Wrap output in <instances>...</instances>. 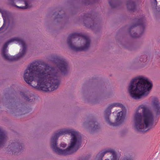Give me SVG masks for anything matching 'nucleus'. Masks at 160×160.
Instances as JSON below:
<instances>
[{
  "label": "nucleus",
  "instance_id": "obj_1",
  "mask_svg": "<svg viewBox=\"0 0 160 160\" xmlns=\"http://www.w3.org/2000/svg\"><path fill=\"white\" fill-rule=\"evenodd\" d=\"M52 61L59 70L44 62L41 64L44 66V68L40 66L38 63H33L25 71V81L38 90L47 92L57 89L60 82L61 73L65 75L68 72V64L65 59L58 56H54Z\"/></svg>",
  "mask_w": 160,
  "mask_h": 160
},
{
  "label": "nucleus",
  "instance_id": "obj_2",
  "mask_svg": "<svg viewBox=\"0 0 160 160\" xmlns=\"http://www.w3.org/2000/svg\"><path fill=\"white\" fill-rule=\"evenodd\" d=\"M81 141L79 132L64 129L55 133L51 139V148L56 153L66 156L76 151Z\"/></svg>",
  "mask_w": 160,
  "mask_h": 160
},
{
  "label": "nucleus",
  "instance_id": "obj_3",
  "mask_svg": "<svg viewBox=\"0 0 160 160\" xmlns=\"http://www.w3.org/2000/svg\"><path fill=\"white\" fill-rule=\"evenodd\" d=\"M26 50L25 42L19 38L14 37L4 43L2 54V57L7 60L15 61L24 55Z\"/></svg>",
  "mask_w": 160,
  "mask_h": 160
},
{
  "label": "nucleus",
  "instance_id": "obj_4",
  "mask_svg": "<svg viewBox=\"0 0 160 160\" xmlns=\"http://www.w3.org/2000/svg\"><path fill=\"white\" fill-rule=\"evenodd\" d=\"M153 122V116L149 107L146 104L140 105L134 116L135 130L140 132L147 131L152 126Z\"/></svg>",
  "mask_w": 160,
  "mask_h": 160
},
{
  "label": "nucleus",
  "instance_id": "obj_5",
  "mask_svg": "<svg viewBox=\"0 0 160 160\" xmlns=\"http://www.w3.org/2000/svg\"><path fill=\"white\" fill-rule=\"evenodd\" d=\"M152 86L147 78L139 76L131 80L128 90L133 98L139 99L148 95Z\"/></svg>",
  "mask_w": 160,
  "mask_h": 160
},
{
  "label": "nucleus",
  "instance_id": "obj_6",
  "mask_svg": "<svg viewBox=\"0 0 160 160\" xmlns=\"http://www.w3.org/2000/svg\"><path fill=\"white\" fill-rule=\"evenodd\" d=\"M67 42L72 50L75 51H85L88 49L90 40L87 36L75 32L69 35Z\"/></svg>",
  "mask_w": 160,
  "mask_h": 160
},
{
  "label": "nucleus",
  "instance_id": "obj_7",
  "mask_svg": "<svg viewBox=\"0 0 160 160\" xmlns=\"http://www.w3.org/2000/svg\"><path fill=\"white\" fill-rule=\"evenodd\" d=\"M113 107H119L122 108H124V106L119 103H114L111 104L105 111L104 117L106 121L110 125L116 127L121 125L123 122L125 118V113L122 111L118 113L115 122H112L109 119V116L111 114V109Z\"/></svg>",
  "mask_w": 160,
  "mask_h": 160
},
{
  "label": "nucleus",
  "instance_id": "obj_8",
  "mask_svg": "<svg viewBox=\"0 0 160 160\" xmlns=\"http://www.w3.org/2000/svg\"><path fill=\"white\" fill-rule=\"evenodd\" d=\"M145 27V19L144 17L142 15L136 21V23L130 26L129 33L132 38H139L144 33Z\"/></svg>",
  "mask_w": 160,
  "mask_h": 160
},
{
  "label": "nucleus",
  "instance_id": "obj_9",
  "mask_svg": "<svg viewBox=\"0 0 160 160\" xmlns=\"http://www.w3.org/2000/svg\"><path fill=\"white\" fill-rule=\"evenodd\" d=\"M117 155L112 149L101 151L97 154L95 160H117Z\"/></svg>",
  "mask_w": 160,
  "mask_h": 160
},
{
  "label": "nucleus",
  "instance_id": "obj_10",
  "mask_svg": "<svg viewBox=\"0 0 160 160\" xmlns=\"http://www.w3.org/2000/svg\"><path fill=\"white\" fill-rule=\"evenodd\" d=\"M83 18L84 26L86 27L92 29L96 25L97 22L96 18L95 16L92 15L91 13L85 14L83 16Z\"/></svg>",
  "mask_w": 160,
  "mask_h": 160
},
{
  "label": "nucleus",
  "instance_id": "obj_11",
  "mask_svg": "<svg viewBox=\"0 0 160 160\" xmlns=\"http://www.w3.org/2000/svg\"><path fill=\"white\" fill-rule=\"evenodd\" d=\"M152 105L154 113L157 116L160 114V103L157 98L154 97L152 101Z\"/></svg>",
  "mask_w": 160,
  "mask_h": 160
},
{
  "label": "nucleus",
  "instance_id": "obj_12",
  "mask_svg": "<svg viewBox=\"0 0 160 160\" xmlns=\"http://www.w3.org/2000/svg\"><path fill=\"white\" fill-rule=\"evenodd\" d=\"M18 104H17L16 102H13L12 103L11 102L10 103V106L8 107V108H9L15 109L17 111H16V112L20 113L19 114L20 115L24 114L29 112V111H28V109L27 108L21 107L19 108H18Z\"/></svg>",
  "mask_w": 160,
  "mask_h": 160
},
{
  "label": "nucleus",
  "instance_id": "obj_13",
  "mask_svg": "<svg viewBox=\"0 0 160 160\" xmlns=\"http://www.w3.org/2000/svg\"><path fill=\"white\" fill-rule=\"evenodd\" d=\"M9 146L10 148H13L14 149L18 152L21 151L22 148V144L20 142V141L17 140L11 142Z\"/></svg>",
  "mask_w": 160,
  "mask_h": 160
},
{
  "label": "nucleus",
  "instance_id": "obj_14",
  "mask_svg": "<svg viewBox=\"0 0 160 160\" xmlns=\"http://www.w3.org/2000/svg\"><path fill=\"white\" fill-rule=\"evenodd\" d=\"M87 123L89 126L90 127H92V130L94 131L99 128V126L98 122L96 120L93 118L90 119V120Z\"/></svg>",
  "mask_w": 160,
  "mask_h": 160
},
{
  "label": "nucleus",
  "instance_id": "obj_15",
  "mask_svg": "<svg viewBox=\"0 0 160 160\" xmlns=\"http://www.w3.org/2000/svg\"><path fill=\"white\" fill-rule=\"evenodd\" d=\"M127 5L128 9L130 11H134L136 9V3L132 0H128L127 2Z\"/></svg>",
  "mask_w": 160,
  "mask_h": 160
},
{
  "label": "nucleus",
  "instance_id": "obj_16",
  "mask_svg": "<svg viewBox=\"0 0 160 160\" xmlns=\"http://www.w3.org/2000/svg\"><path fill=\"white\" fill-rule=\"evenodd\" d=\"M10 1V3L11 5L12 6H15L18 8L22 9H25L28 8H29V6L28 5V2L26 1L25 0L24 1L25 4V6H18L17 5H15L14 1V0H9Z\"/></svg>",
  "mask_w": 160,
  "mask_h": 160
},
{
  "label": "nucleus",
  "instance_id": "obj_17",
  "mask_svg": "<svg viewBox=\"0 0 160 160\" xmlns=\"http://www.w3.org/2000/svg\"><path fill=\"white\" fill-rule=\"evenodd\" d=\"M20 94L22 97L26 101L30 102L32 101L34 99V97L32 96H31L30 97H28L24 92H21Z\"/></svg>",
  "mask_w": 160,
  "mask_h": 160
},
{
  "label": "nucleus",
  "instance_id": "obj_18",
  "mask_svg": "<svg viewBox=\"0 0 160 160\" xmlns=\"http://www.w3.org/2000/svg\"><path fill=\"white\" fill-rule=\"evenodd\" d=\"M109 3L112 8H116L117 6V3L116 0H109Z\"/></svg>",
  "mask_w": 160,
  "mask_h": 160
},
{
  "label": "nucleus",
  "instance_id": "obj_19",
  "mask_svg": "<svg viewBox=\"0 0 160 160\" xmlns=\"http://www.w3.org/2000/svg\"><path fill=\"white\" fill-rule=\"evenodd\" d=\"M59 12L61 13V12L63 13V14H60V13H58V15L56 17V18H63L65 17V14L64 13V11L63 10H61V11H59Z\"/></svg>",
  "mask_w": 160,
  "mask_h": 160
},
{
  "label": "nucleus",
  "instance_id": "obj_20",
  "mask_svg": "<svg viewBox=\"0 0 160 160\" xmlns=\"http://www.w3.org/2000/svg\"><path fill=\"white\" fill-rule=\"evenodd\" d=\"M151 3L152 6L156 7L157 4V0H151Z\"/></svg>",
  "mask_w": 160,
  "mask_h": 160
},
{
  "label": "nucleus",
  "instance_id": "obj_21",
  "mask_svg": "<svg viewBox=\"0 0 160 160\" xmlns=\"http://www.w3.org/2000/svg\"><path fill=\"white\" fill-rule=\"evenodd\" d=\"M83 2L85 4H92L94 2L91 0H83Z\"/></svg>",
  "mask_w": 160,
  "mask_h": 160
},
{
  "label": "nucleus",
  "instance_id": "obj_22",
  "mask_svg": "<svg viewBox=\"0 0 160 160\" xmlns=\"http://www.w3.org/2000/svg\"><path fill=\"white\" fill-rule=\"evenodd\" d=\"M66 144L64 143H61L60 144V146L62 148H65L66 146Z\"/></svg>",
  "mask_w": 160,
  "mask_h": 160
},
{
  "label": "nucleus",
  "instance_id": "obj_23",
  "mask_svg": "<svg viewBox=\"0 0 160 160\" xmlns=\"http://www.w3.org/2000/svg\"><path fill=\"white\" fill-rule=\"evenodd\" d=\"M122 160H132V159L130 158L126 157L124 158Z\"/></svg>",
  "mask_w": 160,
  "mask_h": 160
},
{
  "label": "nucleus",
  "instance_id": "obj_24",
  "mask_svg": "<svg viewBox=\"0 0 160 160\" xmlns=\"http://www.w3.org/2000/svg\"><path fill=\"white\" fill-rule=\"evenodd\" d=\"M5 20L4 19V23H3L2 26V27L1 28H0V30H1V29H2L3 28V27L5 25Z\"/></svg>",
  "mask_w": 160,
  "mask_h": 160
},
{
  "label": "nucleus",
  "instance_id": "obj_25",
  "mask_svg": "<svg viewBox=\"0 0 160 160\" xmlns=\"http://www.w3.org/2000/svg\"><path fill=\"white\" fill-rule=\"evenodd\" d=\"M140 61H143V62H144L145 61V59L144 60L143 59H142V58H141L140 59Z\"/></svg>",
  "mask_w": 160,
  "mask_h": 160
},
{
  "label": "nucleus",
  "instance_id": "obj_26",
  "mask_svg": "<svg viewBox=\"0 0 160 160\" xmlns=\"http://www.w3.org/2000/svg\"><path fill=\"white\" fill-rule=\"evenodd\" d=\"M79 160H87L86 159H84V158H81L80 159H79Z\"/></svg>",
  "mask_w": 160,
  "mask_h": 160
},
{
  "label": "nucleus",
  "instance_id": "obj_27",
  "mask_svg": "<svg viewBox=\"0 0 160 160\" xmlns=\"http://www.w3.org/2000/svg\"><path fill=\"white\" fill-rule=\"evenodd\" d=\"M86 122H85V123H84V124H86Z\"/></svg>",
  "mask_w": 160,
  "mask_h": 160
}]
</instances>
